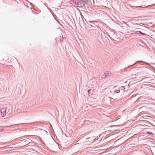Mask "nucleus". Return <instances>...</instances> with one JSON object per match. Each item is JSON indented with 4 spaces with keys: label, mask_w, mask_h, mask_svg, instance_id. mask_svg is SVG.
Masks as SVG:
<instances>
[{
    "label": "nucleus",
    "mask_w": 155,
    "mask_h": 155,
    "mask_svg": "<svg viewBox=\"0 0 155 155\" xmlns=\"http://www.w3.org/2000/svg\"><path fill=\"white\" fill-rule=\"evenodd\" d=\"M74 2L76 6L82 7L84 6V2L81 0H74Z\"/></svg>",
    "instance_id": "nucleus-1"
},
{
    "label": "nucleus",
    "mask_w": 155,
    "mask_h": 155,
    "mask_svg": "<svg viewBox=\"0 0 155 155\" xmlns=\"http://www.w3.org/2000/svg\"><path fill=\"white\" fill-rule=\"evenodd\" d=\"M1 115L2 117H4L6 115V109L5 108H2L0 109Z\"/></svg>",
    "instance_id": "nucleus-2"
},
{
    "label": "nucleus",
    "mask_w": 155,
    "mask_h": 155,
    "mask_svg": "<svg viewBox=\"0 0 155 155\" xmlns=\"http://www.w3.org/2000/svg\"><path fill=\"white\" fill-rule=\"evenodd\" d=\"M110 74V73L109 71H106L105 72V73H104V76L105 77H107Z\"/></svg>",
    "instance_id": "nucleus-3"
},
{
    "label": "nucleus",
    "mask_w": 155,
    "mask_h": 155,
    "mask_svg": "<svg viewBox=\"0 0 155 155\" xmlns=\"http://www.w3.org/2000/svg\"><path fill=\"white\" fill-rule=\"evenodd\" d=\"M138 31L139 32V33L140 34H142V35H144L145 34V33H142V32H141L140 31Z\"/></svg>",
    "instance_id": "nucleus-4"
},
{
    "label": "nucleus",
    "mask_w": 155,
    "mask_h": 155,
    "mask_svg": "<svg viewBox=\"0 0 155 155\" xmlns=\"http://www.w3.org/2000/svg\"><path fill=\"white\" fill-rule=\"evenodd\" d=\"M152 144L153 145L154 147H155V141H152Z\"/></svg>",
    "instance_id": "nucleus-5"
},
{
    "label": "nucleus",
    "mask_w": 155,
    "mask_h": 155,
    "mask_svg": "<svg viewBox=\"0 0 155 155\" xmlns=\"http://www.w3.org/2000/svg\"><path fill=\"white\" fill-rule=\"evenodd\" d=\"M147 133L148 134H153L152 132H147Z\"/></svg>",
    "instance_id": "nucleus-6"
},
{
    "label": "nucleus",
    "mask_w": 155,
    "mask_h": 155,
    "mask_svg": "<svg viewBox=\"0 0 155 155\" xmlns=\"http://www.w3.org/2000/svg\"><path fill=\"white\" fill-rule=\"evenodd\" d=\"M3 130H4L3 129H2L0 130L1 131H3Z\"/></svg>",
    "instance_id": "nucleus-7"
},
{
    "label": "nucleus",
    "mask_w": 155,
    "mask_h": 155,
    "mask_svg": "<svg viewBox=\"0 0 155 155\" xmlns=\"http://www.w3.org/2000/svg\"><path fill=\"white\" fill-rule=\"evenodd\" d=\"M137 31H135V33H134L135 34H137Z\"/></svg>",
    "instance_id": "nucleus-8"
},
{
    "label": "nucleus",
    "mask_w": 155,
    "mask_h": 155,
    "mask_svg": "<svg viewBox=\"0 0 155 155\" xmlns=\"http://www.w3.org/2000/svg\"><path fill=\"white\" fill-rule=\"evenodd\" d=\"M29 140V139H27V140H25V141H27V140Z\"/></svg>",
    "instance_id": "nucleus-9"
},
{
    "label": "nucleus",
    "mask_w": 155,
    "mask_h": 155,
    "mask_svg": "<svg viewBox=\"0 0 155 155\" xmlns=\"http://www.w3.org/2000/svg\"><path fill=\"white\" fill-rule=\"evenodd\" d=\"M90 90H88V92H89V91H90Z\"/></svg>",
    "instance_id": "nucleus-10"
},
{
    "label": "nucleus",
    "mask_w": 155,
    "mask_h": 155,
    "mask_svg": "<svg viewBox=\"0 0 155 155\" xmlns=\"http://www.w3.org/2000/svg\"><path fill=\"white\" fill-rule=\"evenodd\" d=\"M140 61H137V62H140Z\"/></svg>",
    "instance_id": "nucleus-11"
}]
</instances>
